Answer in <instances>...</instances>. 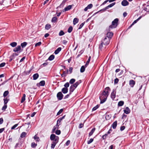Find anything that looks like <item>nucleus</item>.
<instances>
[{
  "label": "nucleus",
  "instance_id": "9b49d317",
  "mask_svg": "<svg viewBox=\"0 0 149 149\" xmlns=\"http://www.w3.org/2000/svg\"><path fill=\"white\" fill-rule=\"evenodd\" d=\"M129 2L127 0H123L122 1L121 4L123 6H126L128 5Z\"/></svg>",
  "mask_w": 149,
  "mask_h": 149
},
{
  "label": "nucleus",
  "instance_id": "c9c22d12",
  "mask_svg": "<svg viewBox=\"0 0 149 149\" xmlns=\"http://www.w3.org/2000/svg\"><path fill=\"white\" fill-rule=\"evenodd\" d=\"M17 43L15 42H13L11 43L10 44V45L13 47H15L16 46Z\"/></svg>",
  "mask_w": 149,
  "mask_h": 149
},
{
  "label": "nucleus",
  "instance_id": "4be33fe9",
  "mask_svg": "<svg viewBox=\"0 0 149 149\" xmlns=\"http://www.w3.org/2000/svg\"><path fill=\"white\" fill-rule=\"evenodd\" d=\"M61 48L60 47L58 48L54 52V54H58L61 50Z\"/></svg>",
  "mask_w": 149,
  "mask_h": 149
},
{
  "label": "nucleus",
  "instance_id": "37998d69",
  "mask_svg": "<svg viewBox=\"0 0 149 149\" xmlns=\"http://www.w3.org/2000/svg\"><path fill=\"white\" fill-rule=\"evenodd\" d=\"M73 29V28L72 26H70L68 29V32L70 33H71Z\"/></svg>",
  "mask_w": 149,
  "mask_h": 149
},
{
  "label": "nucleus",
  "instance_id": "69168bd1",
  "mask_svg": "<svg viewBox=\"0 0 149 149\" xmlns=\"http://www.w3.org/2000/svg\"><path fill=\"white\" fill-rule=\"evenodd\" d=\"M6 64V63H1L0 64V67H2L3 66H4Z\"/></svg>",
  "mask_w": 149,
  "mask_h": 149
},
{
  "label": "nucleus",
  "instance_id": "a878e982",
  "mask_svg": "<svg viewBox=\"0 0 149 149\" xmlns=\"http://www.w3.org/2000/svg\"><path fill=\"white\" fill-rule=\"evenodd\" d=\"M4 104L7 105V104L9 100V99H8L7 97H6L3 99Z\"/></svg>",
  "mask_w": 149,
  "mask_h": 149
},
{
  "label": "nucleus",
  "instance_id": "ea45409f",
  "mask_svg": "<svg viewBox=\"0 0 149 149\" xmlns=\"http://www.w3.org/2000/svg\"><path fill=\"white\" fill-rule=\"evenodd\" d=\"M75 79H72L70 80V81H69V83L70 84H73L75 82Z\"/></svg>",
  "mask_w": 149,
  "mask_h": 149
},
{
  "label": "nucleus",
  "instance_id": "4468645a",
  "mask_svg": "<svg viewBox=\"0 0 149 149\" xmlns=\"http://www.w3.org/2000/svg\"><path fill=\"white\" fill-rule=\"evenodd\" d=\"M72 6L71 5H69L66 7L65 8L64 10H63V11L64 12L65 11H67L70 10L72 8Z\"/></svg>",
  "mask_w": 149,
  "mask_h": 149
},
{
  "label": "nucleus",
  "instance_id": "774afa93",
  "mask_svg": "<svg viewBox=\"0 0 149 149\" xmlns=\"http://www.w3.org/2000/svg\"><path fill=\"white\" fill-rule=\"evenodd\" d=\"M84 126V124L82 123H80L79 124V128H82Z\"/></svg>",
  "mask_w": 149,
  "mask_h": 149
},
{
  "label": "nucleus",
  "instance_id": "09e8293b",
  "mask_svg": "<svg viewBox=\"0 0 149 149\" xmlns=\"http://www.w3.org/2000/svg\"><path fill=\"white\" fill-rule=\"evenodd\" d=\"M56 20L57 18L56 17H53L52 19V22H56Z\"/></svg>",
  "mask_w": 149,
  "mask_h": 149
},
{
  "label": "nucleus",
  "instance_id": "a19ab883",
  "mask_svg": "<svg viewBox=\"0 0 149 149\" xmlns=\"http://www.w3.org/2000/svg\"><path fill=\"white\" fill-rule=\"evenodd\" d=\"M48 64V63L46 61V62L43 63L41 65V67H45L47 66Z\"/></svg>",
  "mask_w": 149,
  "mask_h": 149
},
{
  "label": "nucleus",
  "instance_id": "680f3d73",
  "mask_svg": "<svg viewBox=\"0 0 149 149\" xmlns=\"http://www.w3.org/2000/svg\"><path fill=\"white\" fill-rule=\"evenodd\" d=\"M61 131L59 130H57L56 132L55 133L57 135H59L61 134Z\"/></svg>",
  "mask_w": 149,
  "mask_h": 149
},
{
  "label": "nucleus",
  "instance_id": "39448f33",
  "mask_svg": "<svg viewBox=\"0 0 149 149\" xmlns=\"http://www.w3.org/2000/svg\"><path fill=\"white\" fill-rule=\"evenodd\" d=\"M107 46V45H105L102 43H101L99 45V49L101 51H105L106 50Z\"/></svg>",
  "mask_w": 149,
  "mask_h": 149
},
{
  "label": "nucleus",
  "instance_id": "e433bc0d",
  "mask_svg": "<svg viewBox=\"0 0 149 149\" xmlns=\"http://www.w3.org/2000/svg\"><path fill=\"white\" fill-rule=\"evenodd\" d=\"M54 58V56L53 55H52L49 56L48 58V60L50 61L53 60Z\"/></svg>",
  "mask_w": 149,
  "mask_h": 149
},
{
  "label": "nucleus",
  "instance_id": "b1692460",
  "mask_svg": "<svg viewBox=\"0 0 149 149\" xmlns=\"http://www.w3.org/2000/svg\"><path fill=\"white\" fill-rule=\"evenodd\" d=\"M27 135V133L25 132H23L20 135V137L23 138L25 137Z\"/></svg>",
  "mask_w": 149,
  "mask_h": 149
},
{
  "label": "nucleus",
  "instance_id": "ddd939ff",
  "mask_svg": "<svg viewBox=\"0 0 149 149\" xmlns=\"http://www.w3.org/2000/svg\"><path fill=\"white\" fill-rule=\"evenodd\" d=\"M93 5L92 4H90L88 5L84 9V10L86 11L88 9H90L93 7Z\"/></svg>",
  "mask_w": 149,
  "mask_h": 149
},
{
  "label": "nucleus",
  "instance_id": "2f4dec72",
  "mask_svg": "<svg viewBox=\"0 0 149 149\" xmlns=\"http://www.w3.org/2000/svg\"><path fill=\"white\" fill-rule=\"evenodd\" d=\"M27 44V43L26 42H24L22 43L21 44V46L22 48H23L25 47Z\"/></svg>",
  "mask_w": 149,
  "mask_h": 149
},
{
  "label": "nucleus",
  "instance_id": "aec40b11",
  "mask_svg": "<svg viewBox=\"0 0 149 149\" xmlns=\"http://www.w3.org/2000/svg\"><path fill=\"white\" fill-rule=\"evenodd\" d=\"M117 125V121H116L114 122L112 125L111 127L113 129H116Z\"/></svg>",
  "mask_w": 149,
  "mask_h": 149
},
{
  "label": "nucleus",
  "instance_id": "0e129e2a",
  "mask_svg": "<svg viewBox=\"0 0 149 149\" xmlns=\"http://www.w3.org/2000/svg\"><path fill=\"white\" fill-rule=\"evenodd\" d=\"M81 82V80H80L76 82L75 83L78 86Z\"/></svg>",
  "mask_w": 149,
  "mask_h": 149
},
{
  "label": "nucleus",
  "instance_id": "052dcab7",
  "mask_svg": "<svg viewBox=\"0 0 149 149\" xmlns=\"http://www.w3.org/2000/svg\"><path fill=\"white\" fill-rule=\"evenodd\" d=\"M116 4L115 2L109 5H108V7H109V8H111L114 5Z\"/></svg>",
  "mask_w": 149,
  "mask_h": 149
},
{
  "label": "nucleus",
  "instance_id": "58836bf2",
  "mask_svg": "<svg viewBox=\"0 0 149 149\" xmlns=\"http://www.w3.org/2000/svg\"><path fill=\"white\" fill-rule=\"evenodd\" d=\"M9 92L8 91H5L3 94V96L4 97H6L8 94Z\"/></svg>",
  "mask_w": 149,
  "mask_h": 149
},
{
  "label": "nucleus",
  "instance_id": "f8f14e48",
  "mask_svg": "<svg viewBox=\"0 0 149 149\" xmlns=\"http://www.w3.org/2000/svg\"><path fill=\"white\" fill-rule=\"evenodd\" d=\"M135 84V81L133 80H131L129 81V85L131 87H133Z\"/></svg>",
  "mask_w": 149,
  "mask_h": 149
},
{
  "label": "nucleus",
  "instance_id": "a18cd8bd",
  "mask_svg": "<svg viewBox=\"0 0 149 149\" xmlns=\"http://www.w3.org/2000/svg\"><path fill=\"white\" fill-rule=\"evenodd\" d=\"M141 17H140L134 21V22L132 23L134 25V24L136 23L139 20H140L141 19Z\"/></svg>",
  "mask_w": 149,
  "mask_h": 149
},
{
  "label": "nucleus",
  "instance_id": "7ed1b4c3",
  "mask_svg": "<svg viewBox=\"0 0 149 149\" xmlns=\"http://www.w3.org/2000/svg\"><path fill=\"white\" fill-rule=\"evenodd\" d=\"M110 39L109 38L104 37L102 39L101 43L105 45H108L110 42Z\"/></svg>",
  "mask_w": 149,
  "mask_h": 149
},
{
  "label": "nucleus",
  "instance_id": "0eeeda50",
  "mask_svg": "<svg viewBox=\"0 0 149 149\" xmlns=\"http://www.w3.org/2000/svg\"><path fill=\"white\" fill-rule=\"evenodd\" d=\"M63 97V95L61 92H58L57 94V97L58 100H61Z\"/></svg>",
  "mask_w": 149,
  "mask_h": 149
},
{
  "label": "nucleus",
  "instance_id": "6e6552de",
  "mask_svg": "<svg viewBox=\"0 0 149 149\" xmlns=\"http://www.w3.org/2000/svg\"><path fill=\"white\" fill-rule=\"evenodd\" d=\"M65 115L62 117H61L58 118L57 121V124H56V127H58L59 125H60V123L61 121L63 119L65 118Z\"/></svg>",
  "mask_w": 149,
  "mask_h": 149
},
{
  "label": "nucleus",
  "instance_id": "de8ad7c7",
  "mask_svg": "<svg viewBox=\"0 0 149 149\" xmlns=\"http://www.w3.org/2000/svg\"><path fill=\"white\" fill-rule=\"evenodd\" d=\"M7 108V105L6 104L4 105V106H3V107H2L1 109L3 111H5L6 109Z\"/></svg>",
  "mask_w": 149,
  "mask_h": 149
},
{
  "label": "nucleus",
  "instance_id": "cd10ccee",
  "mask_svg": "<svg viewBox=\"0 0 149 149\" xmlns=\"http://www.w3.org/2000/svg\"><path fill=\"white\" fill-rule=\"evenodd\" d=\"M26 95L24 94L21 99V103L23 102L25 100Z\"/></svg>",
  "mask_w": 149,
  "mask_h": 149
},
{
  "label": "nucleus",
  "instance_id": "5fc2aeb1",
  "mask_svg": "<svg viewBox=\"0 0 149 149\" xmlns=\"http://www.w3.org/2000/svg\"><path fill=\"white\" fill-rule=\"evenodd\" d=\"M93 141V139H90L88 141H87V143L88 144H89L91 143Z\"/></svg>",
  "mask_w": 149,
  "mask_h": 149
},
{
  "label": "nucleus",
  "instance_id": "864d4df0",
  "mask_svg": "<svg viewBox=\"0 0 149 149\" xmlns=\"http://www.w3.org/2000/svg\"><path fill=\"white\" fill-rule=\"evenodd\" d=\"M99 107V106L98 105H97L96 106L94 107L92 109V111H94L96 110Z\"/></svg>",
  "mask_w": 149,
  "mask_h": 149
},
{
  "label": "nucleus",
  "instance_id": "20e7f679",
  "mask_svg": "<svg viewBox=\"0 0 149 149\" xmlns=\"http://www.w3.org/2000/svg\"><path fill=\"white\" fill-rule=\"evenodd\" d=\"M10 1L9 0H3L0 2V5L2 6L3 5L4 6H8L9 4Z\"/></svg>",
  "mask_w": 149,
  "mask_h": 149
},
{
  "label": "nucleus",
  "instance_id": "f3484780",
  "mask_svg": "<svg viewBox=\"0 0 149 149\" xmlns=\"http://www.w3.org/2000/svg\"><path fill=\"white\" fill-rule=\"evenodd\" d=\"M75 89V88L71 85L69 89L70 94H71Z\"/></svg>",
  "mask_w": 149,
  "mask_h": 149
},
{
  "label": "nucleus",
  "instance_id": "473e14b6",
  "mask_svg": "<svg viewBox=\"0 0 149 149\" xmlns=\"http://www.w3.org/2000/svg\"><path fill=\"white\" fill-rule=\"evenodd\" d=\"M37 146V144L34 142H32L31 144V147L32 148H35Z\"/></svg>",
  "mask_w": 149,
  "mask_h": 149
},
{
  "label": "nucleus",
  "instance_id": "bf43d9fd",
  "mask_svg": "<svg viewBox=\"0 0 149 149\" xmlns=\"http://www.w3.org/2000/svg\"><path fill=\"white\" fill-rule=\"evenodd\" d=\"M85 24V22H83L81 23L80 25L78 28V29H80L82 28V27Z\"/></svg>",
  "mask_w": 149,
  "mask_h": 149
},
{
  "label": "nucleus",
  "instance_id": "2eb2a0df",
  "mask_svg": "<svg viewBox=\"0 0 149 149\" xmlns=\"http://www.w3.org/2000/svg\"><path fill=\"white\" fill-rule=\"evenodd\" d=\"M124 111V113L126 114H128L130 113V110L128 107H127Z\"/></svg>",
  "mask_w": 149,
  "mask_h": 149
},
{
  "label": "nucleus",
  "instance_id": "7c9ffc66",
  "mask_svg": "<svg viewBox=\"0 0 149 149\" xmlns=\"http://www.w3.org/2000/svg\"><path fill=\"white\" fill-rule=\"evenodd\" d=\"M58 140H59V137H56V138L55 139L52 140L53 141H52V142H54V143H56L57 144L58 141Z\"/></svg>",
  "mask_w": 149,
  "mask_h": 149
},
{
  "label": "nucleus",
  "instance_id": "338daca9",
  "mask_svg": "<svg viewBox=\"0 0 149 149\" xmlns=\"http://www.w3.org/2000/svg\"><path fill=\"white\" fill-rule=\"evenodd\" d=\"M70 140H68L67 141V142H66L65 143V145L66 146H68L69 144H70Z\"/></svg>",
  "mask_w": 149,
  "mask_h": 149
},
{
  "label": "nucleus",
  "instance_id": "393cba45",
  "mask_svg": "<svg viewBox=\"0 0 149 149\" xmlns=\"http://www.w3.org/2000/svg\"><path fill=\"white\" fill-rule=\"evenodd\" d=\"M68 70L66 72L64 71L63 72V73L61 74V76L62 77H65L66 76V74H68Z\"/></svg>",
  "mask_w": 149,
  "mask_h": 149
},
{
  "label": "nucleus",
  "instance_id": "79ce46f5",
  "mask_svg": "<svg viewBox=\"0 0 149 149\" xmlns=\"http://www.w3.org/2000/svg\"><path fill=\"white\" fill-rule=\"evenodd\" d=\"M144 10L147 12H149V5H147L145 8Z\"/></svg>",
  "mask_w": 149,
  "mask_h": 149
},
{
  "label": "nucleus",
  "instance_id": "f704fd0d",
  "mask_svg": "<svg viewBox=\"0 0 149 149\" xmlns=\"http://www.w3.org/2000/svg\"><path fill=\"white\" fill-rule=\"evenodd\" d=\"M51 27V25L49 24H47L45 26V29L46 30H49Z\"/></svg>",
  "mask_w": 149,
  "mask_h": 149
},
{
  "label": "nucleus",
  "instance_id": "1a4fd4ad",
  "mask_svg": "<svg viewBox=\"0 0 149 149\" xmlns=\"http://www.w3.org/2000/svg\"><path fill=\"white\" fill-rule=\"evenodd\" d=\"M113 35V33L112 32H109L107 33L106 36L105 37L109 38L110 40L112 37Z\"/></svg>",
  "mask_w": 149,
  "mask_h": 149
},
{
  "label": "nucleus",
  "instance_id": "72a5a7b5",
  "mask_svg": "<svg viewBox=\"0 0 149 149\" xmlns=\"http://www.w3.org/2000/svg\"><path fill=\"white\" fill-rule=\"evenodd\" d=\"M124 104V102L123 101H121L119 102L118 103V106H122Z\"/></svg>",
  "mask_w": 149,
  "mask_h": 149
},
{
  "label": "nucleus",
  "instance_id": "13d9d810",
  "mask_svg": "<svg viewBox=\"0 0 149 149\" xmlns=\"http://www.w3.org/2000/svg\"><path fill=\"white\" fill-rule=\"evenodd\" d=\"M18 124H16L12 127L11 128V130H14L18 126Z\"/></svg>",
  "mask_w": 149,
  "mask_h": 149
},
{
  "label": "nucleus",
  "instance_id": "5701e85b",
  "mask_svg": "<svg viewBox=\"0 0 149 149\" xmlns=\"http://www.w3.org/2000/svg\"><path fill=\"white\" fill-rule=\"evenodd\" d=\"M39 84V86H44L45 84V81L42 80L40 81L39 84H37V85L38 86V84Z\"/></svg>",
  "mask_w": 149,
  "mask_h": 149
},
{
  "label": "nucleus",
  "instance_id": "a211bd4d",
  "mask_svg": "<svg viewBox=\"0 0 149 149\" xmlns=\"http://www.w3.org/2000/svg\"><path fill=\"white\" fill-rule=\"evenodd\" d=\"M95 130V128L94 127L91 130V131L88 134L89 137H90L92 135L93 133L94 132Z\"/></svg>",
  "mask_w": 149,
  "mask_h": 149
},
{
  "label": "nucleus",
  "instance_id": "4c0bfd02",
  "mask_svg": "<svg viewBox=\"0 0 149 149\" xmlns=\"http://www.w3.org/2000/svg\"><path fill=\"white\" fill-rule=\"evenodd\" d=\"M34 139L37 141H40V139L36 135L34 137Z\"/></svg>",
  "mask_w": 149,
  "mask_h": 149
},
{
  "label": "nucleus",
  "instance_id": "f03ea898",
  "mask_svg": "<svg viewBox=\"0 0 149 149\" xmlns=\"http://www.w3.org/2000/svg\"><path fill=\"white\" fill-rule=\"evenodd\" d=\"M118 19L116 18L112 22V24L109 26V29H113L116 28L118 25Z\"/></svg>",
  "mask_w": 149,
  "mask_h": 149
},
{
  "label": "nucleus",
  "instance_id": "6e6d98bb",
  "mask_svg": "<svg viewBox=\"0 0 149 149\" xmlns=\"http://www.w3.org/2000/svg\"><path fill=\"white\" fill-rule=\"evenodd\" d=\"M65 34L64 32L62 30L59 33V36H62L64 35Z\"/></svg>",
  "mask_w": 149,
  "mask_h": 149
},
{
  "label": "nucleus",
  "instance_id": "c03bdc74",
  "mask_svg": "<svg viewBox=\"0 0 149 149\" xmlns=\"http://www.w3.org/2000/svg\"><path fill=\"white\" fill-rule=\"evenodd\" d=\"M63 109H60L59 110V111L57 112L56 116L59 115L61 113L63 112Z\"/></svg>",
  "mask_w": 149,
  "mask_h": 149
},
{
  "label": "nucleus",
  "instance_id": "dca6fc26",
  "mask_svg": "<svg viewBox=\"0 0 149 149\" xmlns=\"http://www.w3.org/2000/svg\"><path fill=\"white\" fill-rule=\"evenodd\" d=\"M68 91V89L66 88H63L62 90L61 91L63 92V93L64 94H65L67 93Z\"/></svg>",
  "mask_w": 149,
  "mask_h": 149
},
{
  "label": "nucleus",
  "instance_id": "49530a36",
  "mask_svg": "<svg viewBox=\"0 0 149 149\" xmlns=\"http://www.w3.org/2000/svg\"><path fill=\"white\" fill-rule=\"evenodd\" d=\"M58 127H56V125L54 126V127H53L52 130V133H54L55 132V131L56 129H58Z\"/></svg>",
  "mask_w": 149,
  "mask_h": 149
},
{
  "label": "nucleus",
  "instance_id": "9d476101",
  "mask_svg": "<svg viewBox=\"0 0 149 149\" xmlns=\"http://www.w3.org/2000/svg\"><path fill=\"white\" fill-rule=\"evenodd\" d=\"M116 93V90L114 89H113L111 95V97L113 100L115 97Z\"/></svg>",
  "mask_w": 149,
  "mask_h": 149
},
{
  "label": "nucleus",
  "instance_id": "e2e57ef3",
  "mask_svg": "<svg viewBox=\"0 0 149 149\" xmlns=\"http://www.w3.org/2000/svg\"><path fill=\"white\" fill-rule=\"evenodd\" d=\"M118 81H119V79H118L116 78V79H114V84H117L118 83Z\"/></svg>",
  "mask_w": 149,
  "mask_h": 149
},
{
  "label": "nucleus",
  "instance_id": "8fccbe9b",
  "mask_svg": "<svg viewBox=\"0 0 149 149\" xmlns=\"http://www.w3.org/2000/svg\"><path fill=\"white\" fill-rule=\"evenodd\" d=\"M56 143L54 142H52L51 144V148H54L56 145Z\"/></svg>",
  "mask_w": 149,
  "mask_h": 149
},
{
  "label": "nucleus",
  "instance_id": "423d86ee",
  "mask_svg": "<svg viewBox=\"0 0 149 149\" xmlns=\"http://www.w3.org/2000/svg\"><path fill=\"white\" fill-rule=\"evenodd\" d=\"M21 50V47L20 45H18L17 46V47L14 48L13 49V51L15 52H19V53H20L23 50L22 49V50L20 51Z\"/></svg>",
  "mask_w": 149,
  "mask_h": 149
},
{
  "label": "nucleus",
  "instance_id": "bb28decb",
  "mask_svg": "<svg viewBox=\"0 0 149 149\" xmlns=\"http://www.w3.org/2000/svg\"><path fill=\"white\" fill-rule=\"evenodd\" d=\"M79 19L77 18H75L74 19L73 21V23L74 25L76 24L78 22Z\"/></svg>",
  "mask_w": 149,
  "mask_h": 149
},
{
  "label": "nucleus",
  "instance_id": "6ab92c4d",
  "mask_svg": "<svg viewBox=\"0 0 149 149\" xmlns=\"http://www.w3.org/2000/svg\"><path fill=\"white\" fill-rule=\"evenodd\" d=\"M56 137H58V136H56L54 134H52L50 136V139L51 140H53L56 138Z\"/></svg>",
  "mask_w": 149,
  "mask_h": 149
},
{
  "label": "nucleus",
  "instance_id": "3c124183",
  "mask_svg": "<svg viewBox=\"0 0 149 149\" xmlns=\"http://www.w3.org/2000/svg\"><path fill=\"white\" fill-rule=\"evenodd\" d=\"M66 0H63L62 1V3L59 6L61 7V6H63L64 5L65 3Z\"/></svg>",
  "mask_w": 149,
  "mask_h": 149
},
{
  "label": "nucleus",
  "instance_id": "4d7b16f0",
  "mask_svg": "<svg viewBox=\"0 0 149 149\" xmlns=\"http://www.w3.org/2000/svg\"><path fill=\"white\" fill-rule=\"evenodd\" d=\"M41 42H39L38 43H36L35 45V47H36L38 46H40L41 44Z\"/></svg>",
  "mask_w": 149,
  "mask_h": 149
},
{
  "label": "nucleus",
  "instance_id": "c85d7f7f",
  "mask_svg": "<svg viewBox=\"0 0 149 149\" xmlns=\"http://www.w3.org/2000/svg\"><path fill=\"white\" fill-rule=\"evenodd\" d=\"M91 58V56H90L88 58L86 64L85 65V67H86L87 66V65H88V64L90 62Z\"/></svg>",
  "mask_w": 149,
  "mask_h": 149
},
{
  "label": "nucleus",
  "instance_id": "603ef678",
  "mask_svg": "<svg viewBox=\"0 0 149 149\" xmlns=\"http://www.w3.org/2000/svg\"><path fill=\"white\" fill-rule=\"evenodd\" d=\"M64 86L65 87V88H68L69 86V84L68 82H67L64 84Z\"/></svg>",
  "mask_w": 149,
  "mask_h": 149
},
{
  "label": "nucleus",
  "instance_id": "f257e3e1",
  "mask_svg": "<svg viewBox=\"0 0 149 149\" xmlns=\"http://www.w3.org/2000/svg\"><path fill=\"white\" fill-rule=\"evenodd\" d=\"M111 89L109 87H106L103 90L102 93L99 96L100 100V103L102 104L105 102L109 95V92L110 91Z\"/></svg>",
  "mask_w": 149,
  "mask_h": 149
},
{
  "label": "nucleus",
  "instance_id": "412c9836",
  "mask_svg": "<svg viewBox=\"0 0 149 149\" xmlns=\"http://www.w3.org/2000/svg\"><path fill=\"white\" fill-rule=\"evenodd\" d=\"M39 74L38 73H36L33 74V79L36 80L39 77Z\"/></svg>",
  "mask_w": 149,
  "mask_h": 149
},
{
  "label": "nucleus",
  "instance_id": "c756f323",
  "mask_svg": "<svg viewBox=\"0 0 149 149\" xmlns=\"http://www.w3.org/2000/svg\"><path fill=\"white\" fill-rule=\"evenodd\" d=\"M85 66H84V65H83L82 66L81 68H80V72L81 73H82V72H83L85 70Z\"/></svg>",
  "mask_w": 149,
  "mask_h": 149
}]
</instances>
